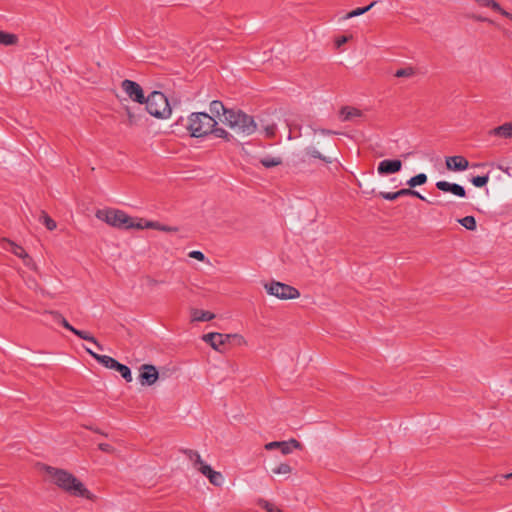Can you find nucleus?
<instances>
[{"label": "nucleus", "mask_w": 512, "mask_h": 512, "mask_svg": "<svg viewBox=\"0 0 512 512\" xmlns=\"http://www.w3.org/2000/svg\"><path fill=\"white\" fill-rule=\"evenodd\" d=\"M44 469L53 480L54 484H56L67 494L73 497L94 500L95 496L72 473L51 466H44Z\"/></svg>", "instance_id": "f257e3e1"}, {"label": "nucleus", "mask_w": 512, "mask_h": 512, "mask_svg": "<svg viewBox=\"0 0 512 512\" xmlns=\"http://www.w3.org/2000/svg\"><path fill=\"white\" fill-rule=\"evenodd\" d=\"M95 216L106 222L108 225L118 229H143L142 219H135L130 217L124 211L119 209H99L96 211Z\"/></svg>", "instance_id": "f03ea898"}, {"label": "nucleus", "mask_w": 512, "mask_h": 512, "mask_svg": "<svg viewBox=\"0 0 512 512\" xmlns=\"http://www.w3.org/2000/svg\"><path fill=\"white\" fill-rule=\"evenodd\" d=\"M227 113L226 119H220V121L235 133L251 135L257 130V124L252 116L235 109L229 110Z\"/></svg>", "instance_id": "7ed1b4c3"}, {"label": "nucleus", "mask_w": 512, "mask_h": 512, "mask_svg": "<svg viewBox=\"0 0 512 512\" xmlns=\"http://www.w3.org/2000/svg\"><path fill=\"white\" fill-rule=\"evenodd\" d=\"M217 124L216 119L208 113L194 112L189 116L187 129L191 136L199 138L210 134Z\"/></svg>", "instance_id": "20e7f679"}, {"label": "nucleus", "mask_w": 512, "mask_h": 512, "mask_svg": "<svg viewBox=\"0 0 512 512\" xmlns=\"http://www.w3.org/2000/svg\"><path fill=\"white\" fill-rule=\"evenodd\" d=\"M144 104H146V111L156 118L166 119L171 115V107L167 97L160 91L151 92Z\"/></svg>", "instance_id": "39448f33"}, {"label": "nucleus", "mask_w": 512, "mask_h": 512, "mask_svg": "<svg viewBox=\"0 0 512 512\" xmlns=\"http://www.w3.org/2000/svg\"><path fill=\"white\" fill-rule=\"evenodd\" d=\"M264 288L269 295L275 296L281 300L296 299L300 296V292L297 288L278 281L266 283Z\"/></svg>", "instance_id": "423d86ee"}, {"label": "nucleus", "mask_w": 512, "mask_h": 512, "mask_svg": "<svg viewBox=\"0 0 512 512\" xmlns=\"http://www.w3.org/2000/svg\"><path fill=\"white\" fill-rule=\"evenodd\" d=\"M121 88L132 101L144 104L147 97H145L142 87L137 82L125 79L121 83Z\"/></svg>", "instance_id": "0eeeda50"}, {"label": "nucleus", "mask_w": 512, "mask_h": 512, "mask_svg": "<svg viewBox=\"0 0 512 512\" xmlns=\"http://www.w3.org/2000/svg\"><path fill=\"white\" fill-rule=\"evenodd\" d=\"M159 378V372L154 365L143 364L139 368L138 381L142 386H151Z\"/></svg>", "instance_id": "6e6552de"}, {"label": "nucleus", "mask_w": 512, "mask_h": 512, "mask_svg": "<svg viewBox=\"0 0 512 512\" xmlns=\"http://www.w3.org/2000/svg\"><path fill=\"white\" fill-rule=\"evenodd\" d=\"M2 247L10 252H12L15 256L23 259V262L26 266L31 267L33 264L32 258L28 255L25 249L13 242L12 240L3 238L2 239Z\"/></svg>", "instance_id": "1a4fd4ad"}, {"label": "nucleus", "mask_w": 512, "mask_h": 512, "mask_svg": "<svg viewBox=\"0 0 512 512\" xmlns=\"http://www.w3.org/2000/svg\"><path fill=\"white\" fill-rule=\"evenodd\" d=\"M232 335L212 332L203 335L202 339L204 342L210 344V346L216 350L221 351V346L229 342Z\"/></svg>", "instance_id": "9d476101"}, {"label": "nucleus", "mask_w": 512, "mask_h": 512, "mask_svg": "<svg viewBox=\"0 0 512 512\" xmlns=\"http://www.w3.org/2000/svg\"><path fill=\"white\" fill-rule=\"evenodd\" d=\"M402 162L398 159H385L378 164L377 172L380 175L394 174L401 170Z\"/></svg>", "instance_id": "9b49d317"}, {"label": "nucleus", "mask_w": 512, "mask_h": 512, "mask_svg": "<svg viewBox=\"0 0 512 512\" xmlns=\"http://www.w3.org/2000/svg\"><path fill=\"white\" fill-rule=\"evenodd\" d=\"M436 187L440 191L452 193L453 195L460 197V198H464L466 196L465 188L456 183H450V182L441 180V181L436 182Z\"/></svg>", "instance_id": "f8f14e48"}, {"label": "nucleus", "mask_w": 512, "mask_h": 512, "mask_svg": "<svg viewBox=\"0 0 512 512\" xmlns=\"http://www.w3.org/2000/svg\"><path fill=\"white\" fill-rule=\"evenodd\" d=\"M198 471L209 479V482L214 486H221L224 478L220 472L214 471L208 464L198 466Z\"/></svg>", "instance_id": "ddd939ff"}, {"label": "nucleus", "mask_w": 512, "mask_h": 512, "mask_svg": "<svg viewBox=\"0 0 512 512\" xmlns=\"http://www.w3.org/2000/svg\"><path fill=\"white\" fill-rule=\"evenodd\" d=\"M446 167L452 171H463L469 167L468 160L460 155L446 158Z\"/></svg>", "instance_id": "4468645a"}, {"label": "nucleus", "mask_w": 512, "mask_h": 512, "mask_svg": "<svg viewBox=\"0 0 512 512\" xmlns=\"http://www.w3.org/2000/svg\"><path fill=\"white\" fill-rule=\"evenodd\" d=\"M86 352L90 354L97 362L102 364L104 367L109 369H114L117 365L118 361L110 356L107 355H100L95 352H93L89 348H85Z\"/></svg>", "instance_id": "2eb2a0df"}, {"label": "nucleus", "mask_w": 512, "mask_h": 512, "mask_svg": "<svg viewBox=\"0 0 512 512\" xmlns=\"http://www.w3.org/2000/svg\"><path fill=\"white\" fill-rule=\"evenodd\" d=\"M209 109H210V112H211V116H213L214 118L217 117L220 119H226L227 117V112H229L230 109H227L224 104L221 102V101H218V100H214L210 103V106H209Z\"/></svg>", "instance_id": "dca6fc26"}, {"label": "nucleus", "mask_w": 512, "mask_h": 512, "mask_svg": "<svg viewBox=\"0 0 512 512\" xmlns=\"http://www.w3.org/2000/svg\"><path fill=\"white\" fill-rule=\"evenodd\" d=\"M481 7H489L499 12L504 17L512 20V14L501 8L500 4L495 0H475Z\"/></svg>", "instance_id": "f3484780"}, {"label": "nucleus", "mask_w": 512, "mask_h": 512, "mask_svg": "<svg viewBox=\"0 0 512 512\" xmlns=\"http://www.w3.org/2000/svg\"><path fill=\"white\" fill-rule=\"evenodd\" d=\"M362 111L354 107H342L340 110V117L342 121H350L356 117H361Z\"/></svg>", "instance_id": "a211bd4d"}, {"label": "nucleus", "mask_w": 512, "mask_h": 512, "mask_svg": "<svg viewBox=\"0 0 512 512\" xmlns=\"http://www.w3.org/2000/svg\"><path fill=\"white\" fill-rule=\"evenodd\" d=\"M490 133L502 138H512V122H507L495 127Z\"/></svg>", "instance_id": "6ab92c4d"}, {"label": "nucleus", "mask_w": 512, "mask_h": 512, "mask_svg": "<svg viewBox=\"0 0 512 512\" xmlns=\"http://www.w3.org/2000/svg\"><path fill=\"white\" fill-rule=\"evenodd\" d=\"M180 452H182L186 457L193 463L194 468L198 470V466L205 465L206 463L202 460L200 454L192 449H181Z\"/></svg>", "instance_id": "aec40b11"}, {"label": "nucleus", "mask_w": 512, "mask_h": 512, "mask_svg": "<svg viewBox=\"0 0 512 512\" xmlns=\"http://www.w3.org/2000/svg\"><path fill=\"white\" fill-rule=\"evenodd\" d=\"M125 112L127 114V118H128L127 123L129 126L138 125L143 117V114L140 110L135 111L133 108H131L129 106L125 107Z\"/></svg>", "instance_id": "412c9836"}, {"label": "nucleus", "mask_w": 512, "mask_h": 512, "mask_svg": "<svg viewBox=\"0 0 512 512\" xmlns=\"http://www.w3.org/2000/svg\"><path fill=\"white\" fill-rule=\"evenodd\" d=\"M304 153H305V156L308 157V158H313V159H319L327 164H330L333 162V159L331 157H327V156H324L322 155L315 147L313 146H309L307 148H305L304 150Z\"/></svg>", "instance_id": "4be33fe9"}, {"label": "nucleus", "mask_w": 512, "mask_h": 512, "mask_svg": "<svg viewBox=\"0 0 512 512\" xmlns=\"http://www.w3.org/2000/svg\"><path fill=\"white\" fill-rule=\"evenodd\" d=\"M142 225H143V229L150 228V229H155V230L164 231V232H177L178 231L177 227L163 225L157 221H145V223L142 222Z\"/></svg>", "instance_id": "5701e85b"}, {"label": "nucleus", "mask_w": 512, "mask_h": 512, "mask_svg": "<svg viewBox=\"0 0 512 512\" xmlns=\"http://www.w3.org/2000/svg\"><path fill=\"white\" fill-rule=\"evenodd\" d=\"M192 320L193 321H210L215 318V315L209 311L194 309L192 310Z\"/></svg>", "instance_id": "b1692460"}, {"label": "nucleus", "mask_w": 512, "mask_h": 512, "mask_svg": "<svg viewBox=\"0 0 512 512\" xmlns=\"http://www.w3.org/2000/svg\"><path fill=\"white\" fill-rule=\"evenodd\" d=\"M74 335L78 336L79 338L86 340L88 342L93 343L99 350H103V346L97 341V339L91 335L89 332L84 330L76 329L73 333Z\"/></svg>", "instance_id": "393cba45"}, {"label": "nucleus", "mask_w": 512, "mask_h": 512, "mask_svg": "<svg viewBox=\"0 0 512 512\" xmlns=\"http://www.w3.org/2000/svg\"><path fill=\"white\" fill-rule=\"evenodd\" d=\"M18 42V37L15 34L8 33L0 30V44L5 46H12Z\"/></svg>", "instance_id": "a878e982"}, {"label": "nucleus", "mask_w": 512, "mask_h": 512, "mask_svg": "<svg viewBox=\"0 0 512 512\" xmlns=\"http://www.w3.org/2000/svg\"><path fill=\"white\" fill-rule=\"evenodd\" d=\"M50 315L52 316L53 320L59 324H61L64 328L71 331L72 333L75 332L76 328L73 327L67 320L64 318L59 312L52 311L50 312Z\"/></svg>", "instance_id": "bb28decb"}, {"label": "nucleus", "mask_w": 512, "mask_h": 512, "mask_svg": "<svg viewBox=\"0 0 512 512\" xmlns=\"http://www.w3.org/2000/svg\"><path fill=\"white\" fill-rule=\"evenodd\" d=\"M427 175L425 173H419L413 177H411L407 181V185L411 188H414L416 186L424 185L427 182Z\"/></svg>", "instance_id": "cd10ccee"}, {"label": "nucleus", "mask_w": 512, "mask_h": 512, "mask_svg": "<svg viewBox=\"0 0 512 512\" xmlns=\"http://www.w3.org/2000/svg\"><path fill=\"white\" fill-rule=\"evenodd\" d=\"M376 3H377V1H373L368 6L361 7V8H356V9L352 10L351 12L347 13L343 17V19L346 20V19H350V18H353V17H356V16H360V15L368 12Z\"/></svg>", "instance_id": "c85d7f7f"}, {"label": "nucleus", "mask_w": 512, "mask_h": 512, "mask_svg": "<svg viewBox=\"0 0 512 512\" xmlns=\"http://www.w3.org/2000/svg\"><path fill=\"white\" fill-rule=\"evenodd\" d=\"M260 163L265 168H272L276 167L278 165L282 164V158L281 157H272V156H266L260 159Z\"/></svg>", "instance_id": "c756f323"}, {"label": "nucleus", "mask_w": 512, "mask_h": 512, "mask_svg": "<svg viewBox=\"0 0 512 512\" xmlns=\"http://www.w3.org/2000/svg\"><path fill=\"white\" fill-rule=\"evenodd\" d=\"M113 370L118 371L121 374V376L125 379L126 382H131L132 381V379H133L132 378V373H131V370H130V368L128 366L118 362Z\"/></svg>", "instance_id": "7c9ffc66"}, {"label": "nucleus", "mask_w": 512, "mask_h": 512, "mask_svg": "<svg viewBox=\"0 0 512 512\" xmlns=\"http://www.w3.org/2000/svg\"><path fill=\"white\" fill-rule=\"evenodd\" d=\"M210 134H213L215 137L222 138L226 141H230L232 139V135L230 133H228L224 128L218 127L217 125L212 128Z\"/></svg>", "instance_id": "2f4dec72"}, {"label": "nucleus", "mask_w": 512, "mask_h": 512, "mask_svg": "<svg viewBox=\"0 0 512 512\" xmlns=\"http://www.w3.org/2000/svg\"><path fill=\"white\" fill-rule=\"evenodd\" d=\"M39 220L49 231H53L57 227L56 222L44 211L41 212Z\"/></svg>", "instance_id": "473e14b6"}, {"label": "nucleus", "mask_w": 512, "mask_h": 512, "mask_svg": "<svg viewBox=\"0 0 512 512\" xmlns=\"http://www.w3.org/2000/svg\"><path fill=\"white\" fill-rule=\"evenodd\" d=\"M458 222L467 230L473 231L476 229L477 224L473 216H465L458 220Z\"/></svg>", "instance_id": "72a5a7b5"}, {"label": "nucleus", "mask_w": 512, "mask_h": 512, "mask_svg": "<svg viewBox=\"0 0 512 512\" xmlns=\"http://www.w3.org/2000/svg\"><path fill=\"white\" fill-rule=\"evenodd\" d=\"M258 504L260 507L265 509L267 512H283L279 507H277L273 503H270L269 501L264 500V499H260L258 501Z\"/></svg>", "instance_id": "f704fd0d"}, {"label": "nucleus", "mask_w": 512, "mask_h": 512, "mask_svg": "<svg viewBox=\"0 0 512 512\" xmlns=\"http://www.w3.org/2000/svg\"><path fill=\"white\" fill-rule=\"evenodd\" d=\"M489 181V175H483V176H475L471 179V182L472 184L475 186V187H483L485 186Z\"/></svg>", "instance_id": "c9c22d12"}, {"label": "nucleus", "mask_w": 512, "mask_h": 512, "mask_svg": "<svg viewBox=\"0 0 512 512\" xmlns=\"http://www.w3.org/2000/svg\"><path fill=\"white\" fill-rule=\"evenodd\" d=\"M272 472L274 474H289L292 472V468L289 464L287 463H281L280 465H278L277 467L273 468L272 469Z\"/></svg>", "instance_id": "e433bc0d"}, {"label": "nucleus", "mask_w": 512, "mask_h": 512, "mask_svg": "<svg viewBox=\"0 0 512 512\" xmlns=\"http://www.w3.org/2000/svg\"><path fill=\"white\" fill-rule=\"evenodd\" d=\"M414 69L412 67L401 68L395 72V76L398 78L411 77L414 75Z\"/></svg>", "instance_id": "4c0bfd02"}, {"label": "nucleus", "mask_w": 512, "mask_h": 512, "mask_svg": "<svg viewBox=\"0 0 512 512\" xmlns=\"http://www.w3.org/2000/svg\"><path fill=\"white\" fill-rule=\"evenodd\" d=\"M379 196L385 200L393 201L396 200L398 197L397 191L396 192H384L381 191L379 193Z\"/></svg>", "instance_id": "58836bf2"}, {"label": "nucleus", "mask_w": 512, "mask_h": 512, "mask_svg": "<svg viewBox=\"0 0 512 512\" xmlns=\"http://www.w3.org/2000/svg\"><path fill=\"white\" fill-rule=\"evenodd\" d=\"M280 450L283 455L290 454L292 452L290 443H287V441H281Z\"/></svg>", "instance_id": "ea45409f"}, {"label": "nucleus", "mask_w": 512, "mask_h": 512, "mask_svg": "<svg viewBox=\"0 0 512 512\" xmlns=\"http://www.w3.org/2000/svg\"><path fill=\"white\" fill-rule=\"evenodd\" d=\"M189 257L197 259L199 261H204L205 260V255L201 251H198V250L191 251L189 253Z\"/></svg>", "instance_id": "a19ab883"}, {"label": "nucleus", "mask_w": 512, "mask_h": 512, "mask_svg": "<svg viewBox=\"0 0 512 512\" xmlns=\"http://www.w3.org/2000/svg\"><path fill=\"white\" fill-rule=\"evenodd\" d=\"M98 448L105 453H113L115 451L114 447L108 443H100Z\"/></svg>", "instance_id": "79ce46f5"}, {"label": "nucleus", "mask_w": 512, "mask_h": 512, "mask_svg": "<svg viewBox=\"0 0 512 512\" xmlns=\"http://www.w3.org/2000/svg\"><path fill=\"white\" fill-rule=\"evenodd\" d=\"M471 19L475 20V21H479V22H487L489 24H493L494 22L487 18V17H484V16H481V15H470L469 16Z\"/></svg>", "instance_id": "37998d69"}, {"label": "nucleus", "mask_w": 512, "mask_h": 512, "mask_svg": "<svg viewBox=\"0 0 512 512\" xmlns=\"http://www.w3.org/2000/svg\"><path fill=\"white\" fill-rule=\"evenodd\" d=\"M280 446H281V441H273V442H269L265 445V449L266 450H273V449H276V448H279L280 449Z\"/></svg>", "instance_id": "c03bdc74"}, {"label": "nucleus", "mask_w": 512, "mask_h": 512, "mask_svg": "<svg viewBox=\"0 0 512 512\" xmlns=\"http://www.w3.org/2000/svg\"><path fill=\"white\" fill-rule=\"evenodd\" d=\"M349 40V37L348 36H341V37H338L336 40H335V45L337 48H340L342 45H344L345 43H347Z\"/></svg>", "instance_id": "a18cd8bd"}, {"label": "nucleus", "mask_w": 512, "mask_h": 512, "mask_svg": "<svg viewBox=\"0 0 512 512\" xmlns=\"http://www.w3.org/2000/svg\"><path fill=\"white\" fill-rule=\"evenodd\" d=\"M275 131H276V126L273 124V125H269L265 128V132H266V135L268 137H272L275 135Z\"/></svg>", "instance_id": "49530a36"}, {"label": "nucleus", "mask_w": 512, "mask_h": 512, "mask_svg": "<svg viewBox=\"0 0 512 512\" xmlns=\"http://www.w3.org/2000/svg\"><path fill=\"white\" fill-rule=\"evenodd\" d=\"M409 196L417 197L423 201H427L423 195H421L418 191L414 190L413 188L410 189Z\"/></svg>", "instance_id": "de8ad7c7"}, {"label": "nucleus", "mask_w": 512, "mask_h": 512, "mask_svg": "<svg viewBox=\"0 0 512 512\" xmlns=\"http://www.w3.org/2000/svg\"><path fill=\"white\" fill-rule=\"evenodd\" d=\"M314 132H319L320 134L322 135H332V134H337V132L335 131H332V130H328V129H316L314 130Z\"/></svg>", "instance_id": "09e8293b"}, {"label": "nucleus", "mask_w": 512, "mask_h": 512, "mask_svg": "<svg viewBox=\"0 0 512 512\" xmlns=\"http://www.w3.org/2000/svg\"><path fill=\"white\" fill-rule=\"evenodd\" d=\"M410 189H411V187L398 190L397 191L398 197L409 196Z\"/></svg>", "instance_id": "8fccbe9b"}, {"label": "nucleus", "mask_w": 512, "mask_h": 512, "mask_svg": "<svg viewBox=\"0 0 512 512\" xmlns=\"http://www.w3.org/2000/svg\"><path fill=\"white\" fill-rule=\"evenodd\" d=\"M287 443H290V446L292 449L293 448L298 449L301 447L300 442H298L296 439H290L289 441H287Z\"/></svg>", "instance_id": "3c124183"}, {"label": "nucleus", "mask_w": 512, "mask_h": 512, "mask_svg": "<svg viewBox=\"0 0 512 512\" xmlns=\"http://www.w3.org/2000/svg\"><path fill=\"white\" fill-rule=\"evenodd\" d=\"M498 477L501 478V479H511L512 478V472L508 473V474H505V475H500Z\"/></svg>", "instance_id": "603ef678"}, {"label": "nucleus", "mask_w": 512, "mask_h": 512, "mask_svg": "<svg viewBox=\"0 0 512 512\" xmlns=\"http://www.w3.org/2000/svg\"><path fill=\"white\" fill-rule=\"evenodd\" d=\"M499 169L503 170L504 172L508 173V169H503L502 166H499Z\"/></svg>", "instance_id": "864d4df0"}, {"label": "nucleus", "mask_w": 512, "mask_h": 512, "mask_svg": "<svg viewBox=\"0 0 512 512\" xmlns=\"http://www.w3.org/2000/svg\"><path fill=\"white\" fill-rule=\"evenodd\" d=\"M93 431H95L96 433H100V431L98 429H94ZM101 434H103V433L101 432Z\"/></svg>", "instance_id": "5fc2aeb1"}]
</instances>
